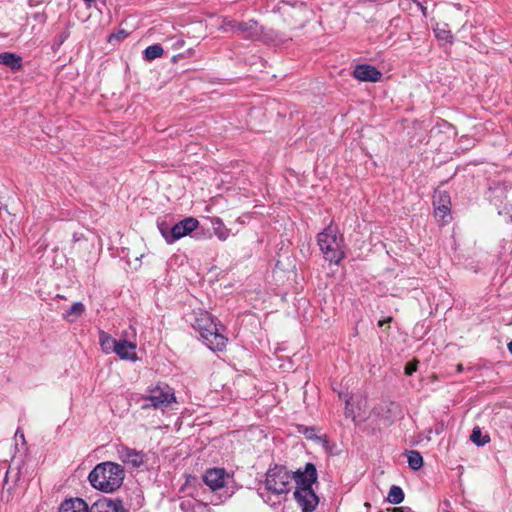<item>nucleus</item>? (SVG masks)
I'll return each mask as SVG.
<instances>
[{
  "mask_svg": "<svg viewBox=\"0 0 512 512\" xmlns=\"http://www.w3.org/2000/svg\"><path fill=\"white\" fill-rule=\"evenodd\" d=\"M434 33L438 39L446 41V42H451L452 35H451L450 31L447 30L446 28L437 27L434 29Z\"/></svg>",
  "mask_w": 512,
  "mask_h": 512,
  "instance_id": "24",
  "label": "nucleus"
},
{
  "mask_svg": "<svg viewBox=\"0 0 512 512\" xmlns=\"http://www.w3.org/2000/svg\"><path fill=\"white\" fill-rule=\"evenodd\" d=\"M127 32L124 30L119 31L118 33L112 34L109 37V42H112L113 40L121 41L127 37Z\"/></svg>",
  "mask_w": 512,
  "mask_h": 512,
  "instance_id": "27",
  "label": "nucleus"
},
{
  "mask_svg": "<svg viewBox=\"0 0 512 512\" xmlns=\"http://www.w3.org/2000/svg\"><path fill=\"white\" fill-rule=\"evenodd\" d=\"M508 350L512 354V341L508 343Z\"/></svg>",
  "mask_w": 512,
  "mask_h": 512,
  "instance_id": "36",
  "label": "nucleus"
},
{
  "mask_svg": "<svg viewBox=\"0 0 512 512\" xmlns=\"http://www.w3.org/2000/svg\"><path fill=\"white\" fill-rule=\"evenodd\" d=\"M407 460L409 467L413 470H418L423 465V458L418 451L411 450L407 453Z\"/></svg>",
  "mask_w": 512,
  "mask_h": 512,
  "instance_id": "21",
  "label": "nucleus"
},
{
  "mask_svg": "<svg viewBox=\"0 0 512 512\" xmlns=\"http://www.w3.org/2000/svg\"><path fill=\"white\" fill-rule=\"evenodd\" d=\"M391 320H392V318H391V317H388V318H386V319H384V320H380V321H379V323H378V325H379V326H384V325H386V324L390 323V322H391Z\"/></svg>",
  "mask_w": 512,
  "mask_h": 512,
  "instance_id": "33",
  "label": "nucleus"
},
{
  "mask_svg": "<svg viewBox=\"0 0 512 512\" xmlns=\"http://www.w3.org/2000/svg\"><path fill=\"white\" fill-rule=\"evenodd\" d=\"M463 370V365L462 364H458L457 365V372H462Z\"/></svg>",
  "mask_w": 512,
  "mask_h": 512,
  "instance_id": "35",
  "label": "nucleus"
},
{
  "mask_svg": "<svg viewBox=\"0 0 512 512\" xmlns=\"http://www.w3.org/2000/svg\"><path fill=\"white\" fill-rule=\"evenodd\" d=\"M120 359L137 361L136 344L126 340H119L115 352Z\"/></svg>",
  "mask_w": 512,
  "mask_h": 512,
  "instance_id": "12",
  "label": "nucleus"
},
{
  "mask_svg": "<svg viewBox=\"0 0 512 512\" xmlns=\"http://www.w3.org/2000/svg\"><path fill=\"white\" fill-rule=\"evenodd\" d=\"M198 224V220L193 217L185 218L184 220L176 223L173 227H171V234L169 235V244H172L176 240L194 231L197 228Z\"/></svg>",
  "mask_w": 512,
  "mask_h": 512,
  "instance_id": "8",
  "label": "nucleus"
},
{
  "mask_svg": "<svg viewBox=\"0 0 512 512\" xmlns=\"http://www.w3.org/2000/svg\"><path fill=\"white\" fill-rule=\"evenodd\" d=\"M163 53H164V50L161 45H159V44L150 45L144 50V58L147 61H152L156 58L161 57L163 55Z\"/></svg>",
  "mask_w": 512,
  "mask_h": 512,
  "instance_id": "20",
  "label": "nucleus"
},
{
  "mask_svg": "<svg viewBox=\"0 0 512 512\" xmlns=\"http://www.w3.org/2000/svg\"><path fill=\"white\" fill-rule=\"evenodd\" d=\"M387 500L392 504H400L404 500V492L402 488L396 485L391 486Z\"/></svg>",
  "mask_w": 512,
  "mask_h": 512,
  "instance_id": "22",
  "label": "nucleus"
},
{
  "mask_svg": "<svg viewBox=\"0 0 512 512\" xmlns=\"http://www.w3.org/2000/svg\"><path fill=\"white\" fill-rule=\"evenodd\" d=\"M142 401L141 408L146 410L149 408L164 410L176 403L174 389L165 383H157L149 386L146 395L140 399Z\"/></svg>",
  "mask_w": 512,
  "mask_h": 512,
  "instance_id": "5",
  "label": "nucleus"
},
{
  "mask_svg": "<svg viewBox=\"0 0 512 512\" xmlns=\"http://www.w3.org/2000/svg\"><path fill=\"white\" fill-rule=\"evenodd\" d=\"M99 342L102 350L109 354L115 352L119 340L112 338L108 333L101 331L99 334Z\"/></svg>",
  "mask_w": 512,
  "mask_h": 512,
  "instance_id": "17",
  "label": "nucleus"
},
{
  "mask_svg": "<svg viewBox=\"0 0 512 512\" xmlns=\"http://www.w3.org/2000/svg\"><path fill=\"white\" fill-rule=\"evenodd\" d=\"M353 76L359 81L377 82L381 79L382 74L374 66L361 64L355 67Z\"/></svg>",
  "mask_w": 512,
  "mask_h": 512,
  "instance_id": "10",
  "label": "nucleus"
},
{
  "mask_svg": "<svg viewBox=\"0 0 512 512\" xmlns=\"http://www.w3.org/2000/svg\"><path fill=\"white\" fill-rule=\"evenodd\" d=\"M350 400H351V398L345 399V404H346L345 405V415L347 418H351L352 420L355 421L356 415H355L353 409L351 408Z\"/></svg>",
  "mask_w": 512,
  "mask_h": 512,
  "instance_id": "26",
  "label": "nucleus"
},
{
  "mask_svg": "<svg viewBox=\"0 0 512 512\" xmlns=\"http://www.w3.org/2000/svg\"><path fill=\"white\" fill-rule=\"evenodd\" d=\"M260 496L262 497V499L264 500V502H265V503H267V504H269V505H271V506H274V505H275V503H272V502H271V498H270V496L265 497V495H264V494H262V493H260Z\"/></svg>",
  "mask_w": 512,
  "mask_h": 512,
  "instance_id": "31",
  "label": "nucleus"
},
{
  "mask_svg": "<svg viewBox=\"0 0 512 512\" xmlns=\"http://www.w3.org/2000/svg\"><path fill=\"white\" fill-rule=\"evenodd\" d=\"M158 228L166 242L169 243V235L171 234V228L165 223L158 224Z\"/></svg>",
  "mask_w": 512,
  "mask_h": 512,
  "instance_id": "25",
  "label": "nucleus"
},
{
  "mask_svg": "<svg viewBox=\"0 0 512 512\" xmlns=\"http://www.w3.org/2000/svg\"><path fill=\"white\" fill-rule=\"evenodd\" d=\"M0 64L9 67L12 70H17L22 66V58L11 52H4L0 54Z\"/></svg>",
  "mask_w": 512,
  "mask_h": 512,
  "instance_id": "16",
  "label": "nucleus"
},
{
  "mask_svg": "<svg viewBox=\"0 0 512 512\" xmlns=\"http://www.w3.org/2000/svg\"><path fill=\"white\" fill-rule=\"evenodd\" d=\"M181 509L184 512H211V509L207 504L195 499L182 501Z\"/></svg>",
  "mask_w": 512,
  "mask_h": 512,
  "instance_id": "15",
  "label": "nucleus"
},
{
  "mask_svg": "<svg viewBox=\"0 0 512 512\" xmlns=\"http://www.w3.org/2000/svg\"><path fill=\"white\" fill-rule=\"evenodd\" d=\"M59 512H89V508L84 500L75 498L65 500L61 504Z\"/></svg>",
  "mask_w": 512,
  "mask_h": 512,
  "instance_id": "14",
  "label": "nucleus"
},
{
  "mask_svg": "<svg viewBox=\"0 0 512 512\" xmlns=\"http://www.w3.org/2000/svg\"><path fill=\"white\" fill-rule=\"evenodd\" d=\"M435 205V216L444 218L448 215L450 208V199L447 193L445 192H437L434 196Z\"/></svg>",
  "mask_w": 512,
  "mask_h": 512,
  "instance_id": "13",
  "label": "nucleus"
},
{
  "mask_svg": "<svg viewBox=\"0 0 512 512\" xmlns=\"http://www.w3.org/2000/svg\"><path fill=\"white\" fill-rule=\"evenodd\" d=\"M124 479L123 466L111 461L97 464L88 476L92 487L104 493H112L118 490Z\"/></svg>",
  "mask_w": 512,
  "mask_h": 512,
  "instance_id": "1",
  "label": "nucleus"
},
{
  "mask_svg": "<svg viewBox=\"0 0 512 512\" xmlns=\"http://www.w3.org/2000/svg\"><path fill=\"white\" fill-rule=\"evenodd\" d=\"M293 481L296 482V472H290L284 466L275 465L266 473L265 487L276 495L287 494L291 490Z\"/></svg>",
  "mask_w": 512,
  "mask_h": 512,
  "instance_id": "6",
  "label": "nucleus"
},
{
  "mask_svg": "<svg viewBox=\"0 0 512 512\" xmlns=\"http://www.w3.org/2000/svg\"><path fill=\"white\" fill-rule=\"evenodd\" d=\"M89 512H96V511L94 510V506H93V505L91 506V508H89Z\"/></svg>",
  "mask_w": 512,
  "mask_h": 512,
  "instance_id": "38",
  "label": "nucleus"
},
{
  "mask_svg": "<svg viewBox=\"0 0 512 512\" xmlns=\"http://www.w3.org/2000/svg\"><path fill=\"white\" fill-rule=\"evenodd\" d=\"M212 226H213V232L218 237L219 240L225 241L229 235H230V229H228L223 221L215 217L211 220Z\"/></svg>",
  "mask_w": 512,
  "mask_h": 512,
  "instance_id": "18",
  "label": "nucleus"
},
{
  "mask_svg": "<svg viewBox=\"0 0 512 512\" xmlns=\"http://www.w3.org/2000/svg\"><path fill=\"white\" fill-rule=\"evenodd\" d=\"M316 480L317 471L312 463H307L303 471L300 469L296 471L294 498L302 512H313L318 506L319 498L312 489Z\"/></svg>",
  "mask_w": 512,
  "mask_h": 512,
  "instance_id": "2",
  "label": "nucleus"
},
{
  "mask_svg": "<svg viewBox=\"0 0 512 512\" xmlns=\"http://www.w3.org/2000/svg\"><path fill=\"white\" fill-rule=\"evenodd\" d=\"M119 460L131 468H140L146 463V456L143 452L121 445L117 448Z\"/></svg>",
  "mask_w": 512,
  "mask_h": 512,
  "instance_id": "7",
  "label": "nucleus"
},
{
  "mask_svg": "<svg viewBox=\"0 0 512 512\" xmlns=\"http://www.w3.org/2000/svg\"><path fill=\"white\" fill-rule=\"evenodd\" d=\"M409 507H396L392 509V512H411Z\"/></svg>",
  "mask_w": 512,
  "mask_h": 512,
  "instance_id": "29",
  "label": "nucleus"
},
{
  "mask_svg": "<svg viewBox=\"0 0 512 512\" xmlns=\"http://www.w3.org/2000/svg\"><path fill=\"white\" fill-rule=\"evenodd\" d=\"M193 327L209 349L222 351L226 347L227 337L222 333L223 326L217 324L209 312L202 310L196 312Z\"/></svg>",
  "mask_w": 512,
  "mask_h": 512,
  "instance_id": "3",
  "label": "nucleus"
},
{
  "mask_svg": "<svg viewBox=\"0 0 512 512\" xmlns=\"http://www.w3.org/2000/svg\"><path fill=\"white\" fill-rule=\"evenodd\" d=\"M391 320H392V318H391V317H388V318H386V319H384V320H380V321H379V323H378V325H379V326H384V325H386V324L390 323V322H391Z\"/></svg>",
  "mask_w": 512,
  "mask_h": 512,
  "instance_id": "32",
  "label": "nucleus"
},
{
  "mask_svg": "<svg viewBox=\"0 0 512 512\" xmlns=\"http://www.w3.org/2000/svg\"><path fill=\"white\" fill-rule=\"evenodd\" d=\"M228 474L222 468H212L205 472L203 480L211 490L216 491L224 487Z\"/></svg>",
  "mask_w": 512,
  "mask_h": 512,
  "instance_id": "9",
  "label": "nucleus"
},
{
  "mask_svg": "<svg viewBox=\"0 0 512 512\" xmlns=\"http://www.w3.org/2000/svg\"><path fill=\"white\" fill-rule=\"evenodd\" d=\"M96 512H127L120 499L103 498L93 504Z\"/></svg>",
  "mask_w": 512,
  "mask_h": 512,
  "instance_id": "11",
  "label": "nucleus"
},
{
  "mask_svg": "<svg viewBox=\"0 0 512 512\" xmlns=\"http://www.w3.org/2000/svg\"><path fill=\"white\" fill-rule=\"evenodd\" d=\"M15 437H19L21 438L22 440H24V433L23 432H20L19 430H17L16 434H15Z\"/></svg>",
  "mask_w": 512,
  "mask_h": 512,
  "instance_id": "34",
  "label": "nucleus"
},
{
  "mask_svg": "<svg viewBox=\"0 0 512 512\" xmlns=\"http://www.w3.org/2000/svg\"><path fill=\"white\" fill-rule=\"evenodd\" d=\"M89 512H96V511L94 510V506H93V505L91 506V508H89Z\"/></svg>",
  "mask_w": 512,
  "mask_h": 512,
  "instance_id": "37",
  "label": "nucleus"
},
{
  "mask_svg": "<svg viewBox=\"0 0 512 512\" xmlns=\"http://www.w3.org/2000/svg\"><path fill=\"white\" fill-rule=\"evenodd\" d=\"M470 439L473 443H475L478 446H483L489 442V437L487 435L483 436L479 427H475L472 430Z\"/></svg>",
  "mask_w": 512,
  "mask_h": 512,
  "instance_id": "23",
  "label": "nucleus"
},
{
  "mask_svg": "<svg viewBox=\"0 0 512 512\" xmlns=\"http://www.w3.org/2000/svg\"><path fill=\"white\" fill-rule=\"evenodd\" d=\"M417 370V361L409 362L405 366V374L410 376Z\"/></svg>",
  "mask_w": 512,
  "mask_h": 512,
  "instance_id": "28",
  "label": "nucleus"
},
{
  "mask_svg": "<svg viewBox=\"0 0 512 512\" xmlns=\"http://www.w3.org/2000/svg\"><path fill=\"white\" fill-rule=\"evenodd\" d=\"M85 311V307L81 302L74 303L70 309L64 314V318L69 321H75Z\"/></svg>",
  "mask_w": 512,
  "mask_h": 512,
  "instance_id": "19",
  "label": "nucleus"
},
{
  "mask_svg": "<svg viewBox=\"0 0 512 512\" xmlns=\"http://www.w3.org/2000/svg\"><path fill=\"white\" fill-rule=\"evenodd\" d=\"M314 431L315 430L313 428H307L305 431L306 437L312 439L314 436Z\"/></svg>",
  "mask_w": 512,
  "mask_h": 512,
  "instance_id": "30",
  "label": "nucleus"
},
{
  "mask_svg": "<svg viewBox=\"0 0 512 512\" xmlns=\"http://www.w3.org/2000/svg\"><path fill=\"white\" fill-rule=\"evenodd\" d=\"M317 242L324 258L331 263L339 264L344 258L343 237L338 235L335 226L329 225L317 236Z\"/></svg>",
  "mask_w": 512,
  "mask_h": 512,
  "instance_id": "4",
  "label": "nucleus"
}]
</instances>
